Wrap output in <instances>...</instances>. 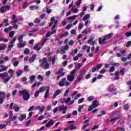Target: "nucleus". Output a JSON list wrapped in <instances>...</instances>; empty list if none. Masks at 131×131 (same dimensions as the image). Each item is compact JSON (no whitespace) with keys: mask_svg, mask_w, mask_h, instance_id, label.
<instances>
[{"mask_svg":"<svg viewBox=\"0 0 131 131\" xmlns=\"http://www.w3.org/2000/svg\"><path fill=\"white\" fill-rule=\"evenodd\" d=\"M82 27H83V23H80L78 26V30H81V29H82Z\"/></svg>","mask_w":131,"mask_h":131,"instance_id":"35","label":"nucleus"},{"mask_svg":"<svg viewBox=\"0 0 131 131\" xmlns=\"http://www.w3.org/2000/svg\"><path fill=\"white\" fill-rule=\"evenodd\" d=\"M49 95H50V88L47 87V89L44 95L45 99H48V97H49Z\"/></svg>","mask_w":131,"mask_h":131,"instance_id":"19","label":"nucleus"},{"mask_svg":"<svg viewBox=\"0 0 131 131\" xmlns=\"http://www.w3.org/2000/svg\"><path fill=\"white\" fill-rule=\"evenodd\" d=\"M65 104H69V105H72L74 103V100H71V98L69 97L64 101Z\"/></svg>","mask_w":131,"mask_h":131,"instance_id":"13","label":"nucleus"},{"mask_svg":"<svg viewBox=\"0 0 131 131\" xmlns=\"http://www.w3.org/2000/svg\"><path fill=\"white\" fill-rule=\"evenodd\" d=\"M17 76L19 77L23 73V70H20L16 72Z\"/></svg>","mask_w":131,"mask_h":131,"instance_id":"38","label":"nucleus"},{"mask_svg":"<svg viewBox=\"0 0 131 131\" xmlns=\"http://www.w3.org/2000/svg\"><path fill=\"white\" fill-rule=\"evenodd\" d=\"M84 101V98H82L79 99L78 104H80L81 103H82V102H83Z\"/></svg>","mask_w":131,"mask_h":131,"instance_id":"56","label":"nucleus"},{"mask_svg":"<svg viewBox=\"0 0 131 131\" xmlns=\"http://www.w3.org/2000/svg\"><path fill=\"white\" fill-rule=\"evenodd\" d=\"M123 108L125 111H127V110L128 109V104H125L123 106Z\"/></svg>","mask_w":131,"mask_h":131,"instance_id":"60","label":"nucleus"},{"mask_svg":"<svg viewBox=\"0 0 131 131\" xmlns=\"http://www.w3.org/2000/svg\"><path fill=\"white\" fill-rule=\"evenodd\" d=\"M71 96L74 100H77L80 97H81V94L80 93L78 94L77 91H74Z\"/></svg>","mask_w":131,"mask_h":131,"instance_id":"6","label":"nucleus"},{"mask_svg":"<svg viewBox=\"0 0 131 131\" xmlns=\"http://www.w3.org/2000/svg\"><path fill=\"white\" fill-rule=\"evenodd\" d=\"M86 71L85 70H82L80 73V75L83 76L84 75V73H85Z\"/></svg>","mask_w":131,"mask_h":131,"instance_id":"53","label":"nucleus"},{"mask_svg":"<svg viewBox=\"0 0 131 131\" xmlns=\"http://www.w3.org/2000/svg\"><path fill=\"white\" fill-rule=\"evenodd\" d=\"M45 108L46 107L43 105H42L41 108L40 107L39 112H41V113H42V112L45 111Z\"/></svg>","mask_w":131,"mask_h":131,"instance_id":"48","label":"nucleus"},{"mask_svg":"<svg viewBox=\"0 0 131 131\" xmlns=\"http://www.w3.org/2000/svg\"><path fill=\"white\" fill-rule=\"evenodd\" d=\"M71 11L72 13H74L75 14H76V13H78V9L77 8H75V9L72 8L71 9Z\"/></svg>","mask_w":131,"mask_h":131,"instance_id":"43","label":"nucleus"},{"mask_svg":"<svg viewBox=\"0 0 131 131\" xmlns=\"http://www.w3.org/2000/svg\"><path fill=\"white\" fill-rule=\"evenodd\" d=\"M67 106H64V105H61L59 108H58V111H62V114H66V111H67Z\"/></svg>","mask_w":131,"mask_h":131,"instance_id":"10","label":"nucleus"},{"mask_svg":"<svg viewBox=\"0 0 131 131\" xmlns=\"http://www.w3.org/2000/svg\"><path fill=\"white\" fill-rule=\"evenodd\" d=\"M76 70H77V69L73 70L72 71H71L70 73V75H74L75 73H76Z\"/></svg>","mask_w":131,"mask_h":131,"instance_id":"45","label":"nucleus"},{"mask_svg":"<svg viewBox=\"0 0 131 131\" xmlns=\"http://www.w3.org/2000/svg\"><path fill=\"white\" fill-rule=\"evenodd\" d=\"M57 32V31L56 30H54L52 32H48L46 35V37H50L52 34H54V33H56Z\"/></svg>","mask_w":131,"mask_h":131,"instance_id":"21","label":"nucleus"},{"mask_svg":"<svg viewBox=\"0 0 131 131\" xmlns=\"http://www.w3.org/2000/svg\"><path fill=\"white\" fill-rule=\"evenodd\" d=\"M14 34H15V32L14 31L10 32L9 33L10 38H12V37H14Z\"/></svg>","mask_w":131,"mask_h":131,"instance_id":"32","label":"nucleus"},{"mask_svg":"<svg viewBox=\"0 0 131 131\" xmlns=\"http://www.w3.org/2000/svg\"><path fill=\"white\" fill-rule=\"evenodd\" d=\"M26 46V41H21L18 42L17 43V48H24V47Z\"/></svg>","mask_w":131,"mask_h":131,"instance_id":"15","label":"nucleus"},{"mask_svg":"<svg viewBox=\"0 0 131 131\" xmlns=\"http://www.w3.org/2000/svg\"><path fill=\"white\" fill-rule=\"evenodd\" d=\"M24 37V36L23 35H19L17 37V40H18V42H21V41H23V38Z\"/></svg>","mask_w":131,"mask_h":131,"instance_id":"26","label":"nucleus"},{"mask_svg":"<svg viewBox=\"0 0 131 131\" xmlns=\"http://www.w3.org/2000/svg\"><path fill=\"white\" fill-rule=\"evenodd\" d=\"M12 26H10L8 28H7L4 29L5 32H8V31H10V30H12Z\"/></svg>","mask_w":131,"mask_h":131,"instance_id":"36","label":"nucleus"},{"mask_svg":"<svg viewBox=\"0 0 131 131\" xmlns=\"http://www.w3.org/2000/svg\"><path fill=\"white\" fill-rule=\"evenodd\" d=\"M0 41H4V42H8V41H9V39H8L6 38H4L3 37H1L0 38Z\"/></svg>","mask_w":131,"mask_h":131,"instance_id":"31","label":"nucleus"},{"mask_svg":"<svg viewBox=\"0 0 131 131\" xmlns=\"http://www.w3.org/2000/svg\"><path fill=\"white\" fill-rule=\"evenodd\" d=\"M127 60V58L125 57H122L121 58V60L122 61V62H125Z\"/></svg>","mask_w":131,"mask_h":131,"instance_id":"58","label":"nucleus"},{"mask_svg":"<svg viewBox=\"0 0 131 131\" xmlns=\"http://www.w3.org/2000/svg\"><path fill=\"white\" fill-rule=\"evenodd\" d=\"M112 36H113V34L110 33L107 35L105 36L104 37H105L106 39H107V38H110L111 37H112Z\"/></svg>","mask_w":131,"mask_h":131,"instance_id":"40","label":"nucleus"},{"mask_svg":"<svg viewBox=\"0 0 131 131\" xmlns=\"http://www.w3.org/2000/svg\"><path fill=\"white\" fill-rule=\"evenodd\" d=\"M98 42L99 43V45H106V43H107V41H106V37H104L102 39V38H99V40H98Z\"/></svg>","mask_w":131,"mask_h":131,"instance_id":"11","label":"nucleus"},{"mask_svg":"<svg viewBox=\"0 0 131 131\" xmlns=\"http://www.w3.org/2000/svg\"><path fill=\"white\" fill-rule=\"evenodd\" d=\"M40 49H41V47H38V45H36L34 46V50H36V51H37V52H38Z\"/></svg>","mask_w":131,"mask_h":131,"instance_id":"33","label":"nucleus"},{"mask_svg":"<svg viewBox=\"0 0 131 131\" xmlns=\"http://www.w3.org/2000/svg\"><path fill=\"white\" fill-rule=\"evenodd\" d=\"M113 90H114V92H115V91H116V89H114V86L112 85L110 87L108 91V92H112V91H113Z\"/></svg>","mask_w":131,"mask_h":131,"instance_id":"34","label":"nucleus"},{"mask_svg":"<svg viewBox=\"0 0 131 131\" xmlns=\"http://www.w3.org/2000/svg\"><path fill=\"white\" fill-rule=\"evenodd\" d=\"M125 35L126 37H129V36H131V31L126 32Z\"/></svg>","mask_w":131,"mask_h":131,"instance_id":"41","label":"nucleus"},{"mask_svg":"<svg viewBox=\"0 0 131 131\" xmlns=\"http://www.w3.org/2000/svg\"><path fill=\"white\" fill-rule=\"evenodd\" d=\"M26 118V114H21L18 119L20 121H23Z\"/></svg>","mask_w":131,"mask_h":131,"instance_id":"22","label":"nucleus"},{"mask_svg":"<svg viewBox=\"0 0 131 131\" xmlns=\"http://www.w3.org/2000/svg\"><path fill=\"white\" fill-rule=\"evenodd\" d=\"M13 64L14 67H17V66L18 65H19V61H18L17 60L15 61H14Z\"/></svg>","mask_w":131,"mask_h":131,"instance_id":"44","label":"nucleus"},{"mask_svg":"<svg viewBox=\"0 0 131 131\" xmlns=\"http://www.w3.org/2000/svg\"><path fill=\"white\" fill-rule=\"evenodd\" d=\"M8 73L10 74V76H9V74H8L7 72L0 74V77H2L3 79L4 83H7V82L10 81V79H11L12 77H13L15 72L13 69H10L8 70Z\"/></svg>","mask_w":131,"mask_h":131,"instance_id":"1","label":"nucleus"},{"mask_svg":"<svg viewBox=\"0 0 131 131\" xmlns=\"http://www.w3.org/2000/svg\"><path fill=\"white\" fill-rule=\"evenodd\" d=\"M56 74L60 75V76H63V75H65V72H63V68H60L57 73H56Z\"/></svg>","mask_w":131,"mask_h":131,"instance_id":"18","label":"nucleus"},{"mask_svg":"<svg viewBox=\"0 0 131 131\" xmlns=\"http://www.w3.org/2000/svg\"><path fill=\"white\" fill-rule=\"evenodd\" d=\"M70 84V82L66 80V78H62L59 82L58 85L60 86H68Z\"/></svg>","mask_w":131,"mask_h":131,"instance_id":"4","label":"nucleus"},{"mask_svg":"<svg viewBox=\"0 0 131 131\" xmlns=\"http://www.w3.org/2000/svg\"><path fill=\"white\" fill-rule=\"evenodd\" d=\"M35 78H36V76L35 75H31L30 76V83H33L34 80H35Z\"/></svg>","mask_w":131,"mask_h":131,"instance_id":"20","label":"nucleus"},{"mask_svg":"<svg viewBox=\"0 0 131 131\" xmlns=\"http://www.w3.org/2000/svg\"><path fill=\"white\" fill-rule=\"evenodd\" d=\"M40 22V20L38 19V18H36L35 20L34 21V23H39Z\"/></svg>","mask_w":131,"mask_h":131,"instance_id":"63","label":"nucleus"},{"mask_svg":"<svg viewBox=\"0 0 131 131\" xmlns=\"http://www.w3.org/2000/svg\"><path fill=\"white\" fill-rule=\"evenodd\" d=\"M68 93H69V89L67 90L63 94L64 97H67L68 96Z\"/></svg>","mask_w":131,"mask_h":131,"instance_id":"52","label":"nucleus"},{"mask_svg":"<svg viewBox=\"0 0 131 131\" xmlns=\"http://www.w3.org/2000/svg\"><path fill=\"white\" fill-rule=\"evenodd\" d=\"M117 119H119V117H116L115 118L112 119L110 120V122H112L113 124H114L115 123V122Z\"/></svg>","mask_w":131,"mask_h":131,"instance_id":"27","label":"nucleus"},{"mask_svg":"<svg viewBox=\"0 0 131 131\" xmlns=\"http://www.w3.org/2000/svg\"><path fill=\"white\" fill-rule=\"evenodd\" d=\"M98 106H99V102L95 100L93 102L92 105L89 106L88 110L89 111H92L94 108H97Z\"/></svg>","mask_w":131,"mask_h":131,"instance_id":"7","label":"nucleus"},{"mask_svg":"<svg viewBox=\"0 0 131 131\" xmlns=\"http://www.w3.org/2000/svg\"><path fill=\"white\" fill-rule=\"evenodd\" d=\"M76 17H77V15H73L72 16H70L68 17V20H75L76 19Z\"/></svg>","mask_w":131,"mask_h":131,"instance_id":"30","label":"nucleus"},{"mask_svg":"<svg viewBox=\"0 0 131 131\" xmlns=\"http://www.w3.org/2000/svg\"><path fill=\"white\" fill-rule=\"evenodd\" d=\"M131 46V41H129L127 42V44H126V47L127 48H129V47H130Z\"/></svg>","mask_w":131,"mask_h":131,"instance_id":"64","label":"nucleus"},{"mask_svg":"<svg viewBox=\"0 0 131 131\" xmlns=\"http://www.w3.org/2000/svg\"><path fill=\"white\" fill-rule=\"evenodd\" d=\"M90 17H91V15L89 14H86L82 17V21H86L88 19H89Z\"/></svg>","mask_w":131,"mask_h":131,"instance_id":"24","label":"nucleus"},{"mask_svg":"<svg viewBox=\"0 0 131 131\" xmlns=\"http://www.w3.org/2000/svg\"><path fill=\"white\" fill-rule=\"evenodd\" d=\"M80 4H81V0H78L77 2H76V6L79 7L80 6Z\"/></svg>","mask_w":131,"mask_h":131,"instance_id":"50","label":"nucleus"},{"mask_svg":"<svg viewBox=\"0 0 131 131\" xmlns=\"http://www.w3.org/2000/svg\"><path fill=\"white\" fill-rule=\"evenodd\" d=\"M5 99H6V93L0 91V105L4 103Z\"/></svg>","mask_w":131,"mask_h":131,"instance_id":"8","label":"nucleus"},{"mask_svg":"<svg viewBox=\"0 0 131 131\" xmlns=\"http://www.w3.org/2000/svg\"><path fill=\"white\" fill-rule=\"evenodd\" d=\"M69 35V33L68 32H66L62 34L60 36V38H63V37H66V36H68Z\"/></svg>","mask_w":131,"mask_h":131,"instance_id":"28","label":"nucleus"},{"mask_svg":"<svg viewBox=\"0 0 131 131\" xmlns=\"http://www.w3.org/2000/svg\"><path fill=\"white\" fill-rule=\"evenodd\" d=\"M19 96H23L24 101H28L30 98V94L27 92V90H24L19 92Z\"/></svg>","mask_w":131,"mask_h":131,"instance_id":"3","label":"nucleus"},{"mask_svg":"<svg viewBox=\"0 0 131 131\" xmlns=\"http://www.w3.org/2000/svg\"><path fill=\"white\" fill-rule=\"evenodd\" d=\"M8 70V67H5L4 68L0 69V72H4Z\"/></svg>","mask_w":131,"mask_h":131,"instance_id":"47","label":"nucleus"},{"mask_svg":"<svg viewBox=\"0 0 131 131\" xmlns=\"http://www.w3.org/2000/svg\"><path fill=\"white\" fill-rule=\"evenodd\" d=\"M24 70L26 72H28V71H29V69L28 68V66H25Z\"/></svg>","mask_w":131,"mask_h":131,"instance_id":"61","label":"nucleus"},{"mask_svg":"<svg viewBox=\"0 0 131 131\" xmlns=\"http://www.w3.org/2000/svg\"><path fill=\"white\" fill-rule=\"evenodd\" d=\"M29 4L28 3H27V2H24V4L23 5V8L24 9H26V8H27V7H28Z\"/></svg>","mask_w":131,"mask_h":131,"instance_id":"42","label":"nucleus"},{"mask_svg":"<svg viewBox=\"0 0 131 131\" xmlns=\"http://www.w3.org/2000/svg\"><path fill=\"white\" fill-rule=\"evenodd\" d=\"M54 123L55 121L51 120L46 124V127H51L52 125H54Z\"/></svg>","mask_w":131,"mask_h":131,"instance_id":"16","label":"nucleus"},{"mask_svg":"<svg viewBox=\"0 0 131 131\" xmlns=\"http://www.w3.org/2000/svg\"><path fill=\"white\" fill-rule=\"evenodd\" d=\"M125 71V69H124V68H122L120 71V73H122V75H124V72Z\"/></svg>","mask_w":131,"mask_h":131,"instance_id":"49","label":"nucleus"},{"mask_svg":"<svg viewBox=\"0 0 131 131\" xmlns=\"http://www.w3.org/2000/svg\"><path fill=\"white\" fill-rule=\"evenodd\" d=\"M16 40H17V38H16V37H14L12 41H10L9 42V46H8V51H9V52H11V51H12V48H13V47H14V43H15V42L16 41Z\"/></svg>","mask_w":131,"mask_h":131,"instance_id":"5","label":"nucleus"},{"mask_svg":"<svg viewBox=\"0 0 131 131\" xmlns=\"http://www.w3.org/2000/svg\"><path fill=\"white\" fill-rule=\"evenodd\" d=\"M37 78L38 79H40L42 81L43 80V77L41 76L40 75H38Z\"/></svg>","mask_w":131,"mask_h":131,"instance_id":"62","label":"nucleus"},{"mask_svg":"<svg viewBox=\"0 0 131 131\" xmlns=\"http://www.w3.org/2000/svg\"><path fill=\"white\" fill-rule=\"evenodd\" d=\"M102 66H103V64L102 63H100L96 66V68L98 70H99V69H100V68H101Z\"/></svg>","mask_w":131,"mask_h":131,"instance_id":"55","label":"nucleus"},{"mask_svg":"<svg viewBox=\"0 0 131 131\" xmlns=\"http://www.w3.org/2000/svg\"><path fill=\"white\" fill-rule=\"evenodd\" d=\"M69 128L70 130H73V129H77V128L76 127L74 126V125H73V124L70 125V126H69Z\"/></svg>","mask_w":131,"mask_h":131,"instance_id":"29","label":"nucleus"},{"mask_svg":"<svg viewBox=\"0 0 131 131\" xmlns=\"http://www.w3.org/2000/svg\"><path fill=\"white\" fill-rule=\"evenodd\" d=\"M6 48H7V45H0V51H5V50H6Z\"/></svg>","mask_w":131,"mask_h":131,"instance_id":"25","label":"nucleus"},{"mask_svg":"<svg viewBox=\"0 0 131 131\" xmlns=\"http://www.w3.org/2000/svg\"><path fill=\"white\" fill-rule=\"evenodd\" d=\"M39 67H41L42 69L45 70L47 69H49L50 68V63L48 62V58L43 57L42 59L39 60Z\"/></svg>","mask_w":131,"mask_h":131,"instance_id":"2","label":"nucleus"},{"mask_svg":"<svg viewBox=\"0 0 131 131\" xmlns=\"http://www.w3.org/2000/svg\"><path fill=\"white\" fill-rule=\"evenodd\" d=\"M45 91H46V87L45 86H42L39 89V93H43V92H45Z\"/></svg>","mask_w":131,"mask_h":131,"instance_id":"37","label":"nucleus"},{"mask_svg":"<svg viewBox=\"0 0 131 131\" xmlns=\"http://www.w3.org/2000/svg\"><path fill=\"white\" fill-rule=\"evenodd\" d=\"M47 40H48V37H46V38L43 40V42L41 44V46H45V43Z\"/></svg>","mask_w":131,"mask_h":131,"instance_id":"54","label":"nucleus"},{"mask_svg":"<svg viewBox=\"0 0 131 131\" xmlns=\"http://www.w3.org/2000/svg\"><path fill=\"white\" fill-rule=\"evenodd\" d=\"M4 22H5V26H9V19H6L4 20Z\"/></svg>","mask_w":131,"mask_h":131,"instance_id":"59","label":"nucleus"},{"mask_svg":"<svg viewBox=\"0 0 131 131\" xmlns=\"http://www.w3.org/2000/svg\"><path fill=\"white\" fill-rule=\"evenodd\" d=\"M30 51L28 48H26L24 51V54L25 55H28L29 54Z\"/></svg>","mask_w":131,"mask_h":131,"instance_id":"46","label":"nucleus"},{"mask_svg":"<svg viewBox=\"0 0 131 131\" xmlns=\"http://www.w3.org/2000/svg\"><path fill=\"white\" fill-rule=\"evenodd\" d=\"M61 93H62V90L58 89L56 90L52 97L53 99H55L57 96H59V95H60V94H61Z\"/></svg>","mask_w":131,"mask_h":131,"instance_id":"12","label":"nucleus"},{"mask_svg":"<svg viewBox=\"0 0 131 131\" xmlns=\"http://www.w3.org/2000/svg\"><path fill=\"white\" fill-rule=\"evenodd\" d=\"M94 38L93 37H90L88 40V43H90L91 46H94L95 45V41L93 40Z\"/></svg>","mask_w":131,"mask_h":131,"instance_id":"23","label":"nucleus"},{"mask_svg":"<svg viewBox=\"0 0 131 131\" xmlns=\"http://www.w3.org/2000/svg\"><path fill=\"white\" fill-rule=\"evenodd\" d=\"M67 78L69 82H72V81L74 80L75 77L74 76V75H69L67 76Z\"/></svg>","mask_w":131,"mask_h":131,"instance_id":"14","label":"nucleus"},{"mask_svg":"<svg viewBox=\"0 0 131 131\" xmlns=\"http://www.w3.org/2000/svg\"><path fill=\"white\" fill-rule=\"evenodd\" d=\"M11 7L10 6H5L0 8V12L2 14L5 13V12H7V11H9Z\"/></svg>","mask_w":131,"mask_h":131,"instance_id":"9","label":"nucleus"},{"mask_svg":"<svg viewBox=\"0 0 131 131\" xmlns=\"http://www.w3.org/2000/svg\"><path fill=\"white\" fill-rule=\"evenodd\" d=\"M83 108V105H79L78 108V111L79 112H81V109Z\"/></svg>","mask_w":131,"mask_h":131,"instance_id":"57","label":"nucleus"},{"mask_svg":"<svg viewBox=\"0 0 131 131\" xmlns=\"http://www.w3.org/2000/svg\"><path fill=\"white\" fill-rule=\"evenodd\" d=\"M82 78H83V76L79 75V76L77 78L76 81H80L82 79Z\"/></svg>","mask_w":131,"mask_h":131,"instance_id":"39","label":"nucleus"},{"mask_svg":"<svg viewBox=\"0 0 131 131\" xmlns=\"http://www.w3.org/2000/svg\"><path fill=\"white\" fill-rule=\"evenodd\" d=\"M70 33H71V34L74 35L76 33V30L75 29L72 30Z\"/></svg>","mask_w":131,"mask_h":131,"instance_id":"51","label":"nucleus"},{"mask_svg":"<svg viewBox=\"0 0 131 131\" xmlns=\"http://www.w3.org/2000/svg\"><path fill=\"white\" fill-rule=\"evenodd\" d=\"M36 56L37 55L35 54H33L32 56L29 59V62L30 63H32L33 62H34V60H36Z\"/></svg>","mask_w":131,"mask_h":131,"instance_id":"17","label":"nucleus"}]
</instances>
